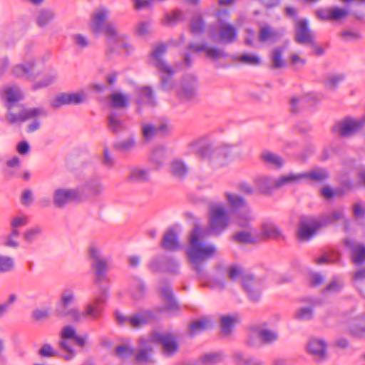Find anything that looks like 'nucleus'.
<instances>
[{"label":"nucleus","instance_id":"f257e3e1","mask_svg":"<svg viewBox=\"0 0 365 365\" xmlns=\"http://www.w3.org/2000/svg\"><path fill=\"white\" fill-rule=\"evenodd\" d=\"M91 269L93 273V283L98 287V291L92 302L86 304L83 311V319H97L101 317L103 305L108 298L109 288L102 285L103 282H108V272L109 270L108 260L104 257L98 248L91 247L89 249Z\"/></svg>","mask_w":365,"mask_h":365},{"label":"nucleus","instance_id":"f03ea898","mask_svg":"<svg viewBox=\"0 0 365 365\" xmlns=\"http://www.w3.org/2000/svg\"><path fill=\"white\" fill-rule=\"evenodd\" d=\"M201 230L195 226L190 233V247L187 251L192 269L200 279H207V274L205 270L204 261L211 258L217 250L213 245H205L200 240Z\"/></svg>","mask_w":365,"mask_h":365},{"label":"nucleus","instance_id":"7ed1b4c3","mask_svg":"<svg viewBox=\"0 0 365 365\" xmlns=\"http://www.w3.org/2000/svg\"><path fill=\"white\" fill-rule=\"evenodd\" d=\"M344 218V214L342 210L333 211L329 214H322L318 217L312 215H302L299 220L298 239L300 241H309L320 228Z\"/></svg>","mask_w":365,"mask_h":365},{"label":"nucleus","instance_id":"20e7f679","mask_svg":"<svg viewBox=\"0 0 365 365\" xmlns=\"http://www.w3.org/2000/svg\"><path fill=\"white\" fill-rule=\"evenodd\" d=\"M6 99L8 102L9 112L6 119L11 123L24 122L29 118L37 116H46L47 112L43 107L25 108L22 105L17 103L19 101L16 92L12 88H8L5 91Z\"/></svg>","mask_w":365,"mask_h":365},{"label":"nucleus","instance_id":"39448f33","mask_svg":"<svg viewBox=\"0 0 365 365\" xmlns=\"http://www.w3.org/2000/svg\"><path fill=\"white\" fill-rule=\"evenodd\" d=\"M167 52V46L164 43L157 45L150 56V64L160 73V88L166 92L172 91L175 86L173 76L175 71L164 60L163 56Z\"/></svg>","mask_w":365,"mask_h":365},{"label":"nucleus","instance_id":"423d86ee","mask_svg":"<svg viewBox=\"0 0 365 365\" xmlns=\"http://www.w3.org/2000/svg\"><path fill=\"white\" fill-rule=\"evenodd\" d=\"M230 216L227 210L220 204H212L208 212V230L210 233L220 235L230 225Z\"/></svg>","mask_w":365,"mask_h":365},{"label":"nucleus","instance_id":"0eeeda50","mask_svg":"<svg viewBox=\"0 0 365 365\" xmlns=\"http://www.w3.org/2000/svg\"><path fill=\"white\" fill-rule=\"evenodd\" d=\"M108 18V11L104 9H100L92 14V21L91 28L93 33L98 34L103 31L108 37V43H115L118 40V36L116 29L112 24L104 25Z\"/></svg>","mask_w":365,"mask_h":365},{"label":"nucleus","instance_id":"6e6552de","mask_svg":"<svg viewBox=\"0 0 365 365\" xmlns=\"http://www.w3.org/2000/svg\"><path fill=\"white\" fill-rule=\"evenodd\" d=\"M229 12L226 9H220L217 11L218 16V34L213 36L214 41L221 44H231L235 42L237 38V31L236 28L229 24H226L222 19V16H228Z\"/></svg>","mask_w":365,"mask_h":365},{"label":"nucleus","instance_id":"1a4fd4ad","mask_svg":"<svg viewBox=\"0 0 365 365\" xmlns=\"http://www.w3.org/2000/svg\"><path fill=\"white\" fill-rule=\"evenodd\" d=\"M159 291L160 297L164 302V306L156 308L158 312H173L180 310V305L175 298L172 285L168 279H160Z\"/></svg>","mask_w":365,"mask_h":365},{"label":"nucleus","instance_id":"9d476101","mask_svg":"<svg viewBox=\"0 0 365 365\" xmlns=\"http://www.w3.org/2000/svg\"><path fill=\"white\" fill-rule=\"evenodd\" d=\"M197 78L192 75L184 76L181 81L180 87L177 90L178 98L182 102H195L197 96Z\"/></svg>","mask_w":365,"mask_h":365},{"label":"nucleus","instance_id":"9b49d317","mask_svg":"<svg viewBox=\"0 0 365 365\" xmlns=\"http://www.w3.org/2000/svg\"><path fill=\"white\" fill-rule=\"evenodd\" d=\"M88 98L87 93L81 90L76 93L62 92L57 94L51 101V106L57 109L63 106L79 105L86 102Z\"/></svg>","mask_w":365,"mask_h":365},{"label":"nucleus","instance_id":"f8f14e48","mask_svg":"<svg viewBox=\"0 0 365 365\" xmlns=\"http://www.w3.org/2000/svg\"><path fill=\"white\" fill-rule=\"evenodd\" d=\"M148 267L152 272H168L177 274L179 270V264L172 257H154L149 262Z\"/></svg>","mask_w":365,"mask_h":365},{"label":"nucleus","instance_id":"ddd939ff","mask_svg":"<svg viewBox=\"0 0 365 365\" xmlns=\"http://www.w3.org/2000/svg\"><path fill=\"white\" fill-rule=\"evenodd\" d=\"M81 197L79 188H57L53 193V203L57 208H63L73 200Z\"/></svg>","mask_w":365,"mask_h":365},{"label":"nucleus","instance_id":"4468645a","mask_svg":"<svg viewBox=\"0 0 365 365\" xmlns=\"http://www.w3.org/2000/svg\"><path fill=\"white\" fill-rule=\"evenodd\" d=\"M242 287L250 301L253 302L259 301L262 289L259 279L252 274L245 275L242 277Z\"/></svg>","mask_w":365,"mask_h":365},{"label":"nucleus","instance_id":"2eb2a0df","mask_svg":"<svg viewBox=\"0 0 365 365\" xmlns=\"http://www.w3.org/2000/svg\"><path fill=\"white\" fill-rule=\"evenodd\" d=\"M12 73L16 77L34 81L41 73V71L36 68L34 61H31L16 65L12 68Z\"/></svg>","mask_w":365,"mask_h":365},{"label":"nucleus","instance_id":"dca6fc26","mask_svg":"<svg viewBox=\"0 0 365 365\" xmlns=\"http://www.w3.org/2000/svg\"><path fill=\"white\" fill-rule=\"evenodd\" d=\"M154 339L162 345L163 354L166 357H172L178 351L179 346L173 334L155 333Z\"/></svg>","mask_w":365,"mask_h":365},{"label":"nucleus","instance_id":"f3484780","mask_svg":"<svg viewBox=\"0 0 365 365\" xmlns=\"http://www.w3.org/2000/svg\"><path fill=\"white\" fill-rule=\"evenodd\" d=\"M190 150L202 159L216 158L215 146L212 143H205L203 140L192 143L190 144Z\"/></svg>","mask_w":365,"mask_h":365},{"label":"nucleus","instance_id":"a211bd4d","mask_svg":"<svg viewBox=\"0 0 365 365\" xmlns=\"http://www.w3.org/2000/svg\"><path fill=\"white\" fill-rule=\"evenodd\" d=\"M313 36L307 19L298 20L295 23V41L300 44L312 43Z\"/></svg>","mask_w":365,"mask_h":365},{"label":"nucleus","instance_id":"6ab92c4d","mask_svg":"<svg viewBox=\"0 0 365 365\" xmlns=\"http://www.w3.org/2000/svg\"><path fill=\"white\" fill-rule=\"evenodd\" d=\"M344 245L351 250V259L354 264H361L365 262V246L362 245H355L354 240L345 238Z\"/></svg>","mask_w":365,"mask_h":365},{"label":"nucleus","instance_id":"aec40b11","mask_svg":"<svg viewBox=\"0 0 365 365\" xmlns=\"http://www.w3.org/2000/svg\"><path fill=\"white\" fill-rule=\"evenodd\" d=\"M160 246L166 251H176L180 247V242L176 231L173 228H169L164 234Z\"/></svg>","mask_w":365,"mask_h":365},{"label":"nucleus","instance_id":"412c9836","mask_svg":"<svg viewBox=\"0 0 365 365\" xmlns=\"http://www.w3.org/2000/svg\"><path fill=\"white\" fill-rule=\"evenodd\" d=\"M365 125V118L360 120L345 119L339 125V133L341 136H349Z\"/></svg>","mask_w":365,"mask_h":365},{"label":"nucleus","instance_id":"4be33fe9","mask_svg":"<svg viewBox=\"0 0 365 365\" xmlns=\"http://www.w3.org/2000/svg\"><path fill=\"white\" fill-rule=\"evenodd\" d=\"M255 184L262 194L270 195L277 190V178L269 176H260L255 180Z\"/></svg>","mask_w":365,"mask_h":365},{"label":"nucleus","instance_id":"5701e85b","mask_svg":"<svg viewBox=\"0 0 365 365\" xmlns=\"http://www.w3.org/2000/svg\"><path fill=\"white\" fill-rule=\"evenodd\" d=\"M157 315L151 310H146L142 313H137L128 318V322L133 327H140L147 324L153 320L157 319Z\"/></svg>","mask_w":365,"mask_h":365},{"label":"nucleus","instance_id":"b1692460","mask_svg":"<svg viewBox=\"0 0 365 365\" xmlns=\"http://www.w3.org/2000/svg\"><path fill=\"white\" fill-rule=\"evenodd\" d=\"M260 158L267 166L275 169L282 168L284 163L281 156L269 150L262 152Z\"/></svg>","mask_w":365,"mask_h":365},{"label":"nucleus","instance_id":"393cba45","mask_svg":"<svg viewBox=\"0 0 365 365\" xmlns=\"http://www.w3.org/2000/svg\"><path fill=\"white\" fill-rule=\"evenodd\" d=\"M76 300L74 291L71 288H66L61 294L59 302L55 309V314L58 310H66Z\"/></svg>","mask_w":365,"mask_h":365},{"label":"nucleus","instance_id":"a878e982","mask_svg":"<svg viewBox=\"0 0 365 365\" xmlns=\"http://www.w3.org/2000/svg\"><path fill=\"white\" fill-rule=\"evenodd\" d=\"M108 128L113 133H118L126 129L125 122L116 112H111L107 116Z\"/></svg>","mask_w":365,"mask_h":365},{"label":"nucleus","instance_id":"bb28decb","mask_svg":"<svg viewBox=\"0 0 365 365\" xmlns=\"http://www.w3.org/2000/svg\"><path fill=\"white\" fill-rule=\"evenodd\" d=\"M307 349L310 354L319 359H324L326 356L327 344L322 339H311L308 344Z\"/></svg>","mask_w":365,"mask_h":365},{"label":"nucleus","instance_id":"cd10ccee","mask_svg":"<svg viewBox=\"0 0 365 365\" xmlns=\"http://www.w3.org/2000/svg\"><path fill=\"white\" fill-rule=\"evenodd\" d=\"M150 180L149 170L132 168L128 176V180L132 182H145Z\"/></svg>","mask_w":365,"mask_h":365},{"label":"nucleus","instance_id":"c85d7f7f","mask_svg":"<svg viewBox=\"0 0 365 365\" xmlns=\"http://www.w3.org/2000/svg\"><path fill=\"white\" fill-rule=\"evenodd\" d=\"M283 35V31L270 29L267 26L259 30V40L262 42L267 41H277Z\"/></svg>","mask_w":365,"mask_h":365},{"label":"nucleus","instance_id":"c756f323","mask_svg":"<svg viewBox=\"0 0 365 365\" xmlns=\"http://www.w3.org/2000/svg\"><path fill=\"white\" fill-rule=\"evenodd\" d=\"M304 175L302 173H289L287 175H282L277 178V188H280L287 185L297 184L304 180Z\"/></svg>","mask_w":365,"mask_h":365},{"label":"nucleus","instance_id":"7c9ffc66","mask_svg":"<svg viewBox=\"0 0 365 365\" xmlns=\"http://www.w3.org/2000/svg\"><path fill=\"white\" fill-rule=\"evenodd\" d=\"M232 358L237 365H262L261 361L247 355L242 351H237L233 353Z\"/></svg>","mask_w":365,"mask_h":365},{"label":"nucleus","instance_id":"2f4dec72","mask_svg":"<svg viewBox=\"0 0 365 365\" xmlns=\"http://www.w3.org/2000/svg\"><path fill=\"white\" fill-rule=\"evenodd\" d=\"M56 17L53 10L47 8L41 9L36 18V24L39 27H44L51 23Z\"/></svg>","mask_w":365,"mask_h":365},{"label":"nucleus","instance_id":"473e14b6","mask_svg":"<svg viewBox=\"0 0 365 365\" xmlns=\"http://www.w3.org/2000/svg\"><path fill=\"white\" fill-rule=\"evenodd\" d=\"M83 187L94 195H101L104 190V187L100 178L96 177L88 179Z\"/></svg>","mask_w":365,"mask_h":365},{"label":"nucleus","instance_id":"72a5a7b5","mask_svg":"<svg viewBox=\"0 0 365 365\" xmlns=\"http://www.w3.org/2000/svg\"><path fill=\"white\" fill-rule=\"evenodd\" d=\"M185 18L180 10L175 9L171 14L166 12L162 19V24L165 26H173L179 22L183 21Z\"/></svg>","mask_w":365,"mask_h":365},{"label":"nucleus","instance_id":"f704fd0d","mask_svg":"<svg viewBox=\"0 0 365 365\" xmlns=\"http://www.w3.org/2000/svg\"><path fill=\"white\" fill-rule=\"evenodd\" d=\"M172 174L178 178H185L188 173V168L181 160H175L170 164Z\"/></svg>","mask_w":365,"mask_h":365},{"label":"nucleus","instance_id":"c9c22d12","mask_svg":"<svg viewBox=\"0 0 365 365\" xmlns=\"http://www.w3.org/2000/svg\"><path fill=\"white\" fill-rule=\"evenodd\" d=\"M258 337L262 344H271L278 340L279 334L276 331L262 329L258 331Z\"/></svg>","mask_w":365,"mask_h":365},{"label":"nucleus","instance_id":"e433bc0d","mask_svg":"<svg viewBox=\"0 0 365 365\" xmlns=\"http://www.w3.org/2000/svg\"><path fill=\"white\" fill-rule=\"evenodd\" d=\"M110 106L116 108H126L129 105V98L121 93L115 92L110 96Z\"/></svg>","mask_w":365,"mask_h":365},{"label":"nucleus","instance_id":"4c0bfd02","mask_svg":"<svg viewBox=\"0 0 365 365\" xmlns=\"http://www.w3.org/2000/svg\"><path fill=\"white\" fill-rule=\"evenodd\" d=\"M145 282L138 277H135L132 282V295L133 297L139 300L142 299L145 293Z\"/></svg>","mask_w":365,"mask_h":365},{"label":"nucleus","instance_id":"58836bf2","mask_svg":"<svg viewBox=\"0 0 365 365\" xmlns=\"http://www.w3.org/2000/svg\"><path fill=\"white\" fill-rule=\"evenodd\" d=\"M57 78V72L54 69H51L38 82L35 83L32 86V89L36 91L42 88L48 86L55 82Z\"/></svg>","mask_w":365,"mask_h":365},{"label":"nucleus","instance_id":"ea45409f","mask_svg":"<svg viewBox=\"0 0 365 365\" xmlns=\"http://www.w3.org/2000/svg\"><path fill=\"white\" fill-rule=\"evenodd\" d=\"M210 321L207 319H200L191 322L189 325V334L193 336L196 334H200L208 327Z\"/></svg>","mask_w":365,"mask_h":365},{"label":"nucleus","instance_id":"a19ab883","mask_svg":"<svg viewBox=\"0 0 365 365\" xmlns=\"http://www.w3.org/2000/svg\"><path fill=\"white\" fill-rule=\"evenodd\" d=\"M56 317L60 318H64L70 317L73 322H79L83 319V312H80L77 308H67L66 310H58L57 314H55Z\"/></svg>","mask_w":365,"mask_h":365},{"label":"nucleus","instance_id":"79ce46f5","mask_svg":"<svg viewBox=\"0 0 365 365\" xmlns=\"http://www.w3.org/2000/svg\"><path fill=\"white\" fill-rule=\"evenodd\" d=\"M284 50L283 47H276L272 50L271 56L272 68L277 69L286 66V62L282 58Z\"/></svg>","mask_w":365,"mask_h":365},{"label":"nucleus","instance_id":"37998d69","mask_svg":"<svg viewBox=\"0 0 365 365\" xmlns=\"http://www.w3.org/2000/svg\"><path fill=\"white\" fill-rule=\"evenodd\" d=\"M135 147V140L133 136L128 138L118 141L113 144V148L121 153H128Z\"/></svg>","mask_w":365,"mask_h":365},{"label":"nucleus","instance_id":"c03bdc74","mask_svg":"<svg viewBox=\"0 0 365 365\" xmlns=\"http://www.w3.org/2000/svg\"><path fill=\"white\" fill-rule=\"evenodd\" d=\"M165 158V150L161 146L156 147L153 149L150 156V162L155 164L158 168L163 165Z\"/></svg>","mask_w":365,"mask_h":365},{"label":"nucleus","instance_id":"a18cd8bd","mask_svg":"<svg viewBox=\"0 0 365 365\" xmlns=\"http://www.w3.org/2000/svg\"><path fill=\"white\" fill-rule=\"evenodd\" d=\"M205 31V21L200 14L194 16L190 21V31L194 35L201 34Z\"/></svg>","mask_w":365,"mask_h":365},{"label":"nucleus","instance_id":"49530a36","mask_svg":"<svg viewBox=\"0 0 365 365\" xmlns=\"http://www.w3.org/2000/svg\"><path fill=\"white\" fill-rule=\"evenodd\" d=\"M262 232L263 236L269 238L277 240L283 237L282 231L277 226L272 224L264 225Z\"/></svg>","mask_w":365,"mask_h":365},{"label":"nucleus","instance_id":"de8ad7c7","mask_svg":"<svg viewBox=\"0 0 365 365\" xmlns=\"http://www.w3.org/2000/svg\"><path fill=\"white\" fill-rule=\"evenodd\" d=\"M236 318L230 316L221 317V331L225 335H229L235 327Z\"/></svg>","mask_w":365,"mask_h":365},{"label":"nucleus","instance_id":"09e8293b","mask_svg":"<svg viewBox=\"0 0 365 365\" xmlns=\"http://www.w3.org/2000/svg\"><path fill=\"white\" fill-rule=\"evenodd\" d=\"M345 79L343 73L337 75H329L324 81V86L331 91H335L338 85Z\"/></svg>","mask_w":365,"mask_h":365},{"label":"nucleus","instance_id":"8fccbe9b","mask_svg":"<svg viewBox=\"0 0 365 365\" xmlns=\"http://www.w3.org/2000/svg\"><path fill=\"white\" fill-rule=\"evenodd\" d=\"M233 241L238 243L253 244L256 242L255 238L247 231H240L232 236Z\"/></svg>","mask_w":365,"mask_h":365},{"label":"nucleus","instance_id":"3c124183","mask_svg":"<svg viewBox=\"0 0 365 365\" xmlns=\"http://www.w3.org/2000/svg\"><path fill=\"white\" fill-rule=\"evenodd\" d=\"M227 200L229 205L235 209L244 207L246 205L245 198L240 195L232 193H226Z\"/></svg>","mask_w":365,"mask_h":365},{"label":"nucleus","instance_id":"603ef678","mask_svg":"<svg viewBox=\"0 0 365 365\" xmlns=\"http://www.w3.org/2000/svg\"><path fill=\"white\" fill-rule=\"evenodd\" d=\"M221 361V354L216 352L205 354L200 357L202 365H216Z\"/></svg>","mask_w":365,"mask_h":365},{"label":"nucleus","instance_id":"864d4df0","mask_svg":"<svg viewBox=\"0 0 365 365\" xmlns=\"http://www.w3.org/2000/svg\"><path fill=\"white\" fill-rule=\"evenodd\" d=\"M15 263L11 257L0 255V273H6L14 269Z\"/></svg>","mask_w":365,"mask_h":365},{"label":"nucleus","instance_id":"5fc2aeb1","mask_svg":"<svg viewBox=\"0 0 365 365\" xmlns=\"http://www.w3.org/2000/svg\"><path fill=\"white\" fill-rule=\"evenodd\" d=\"M313 307H301L295 312V318L300 321L310 320L313 318Z\"/></svg>","mask_w":365,"mask_h":365},{"label":"nucleus","instance_id":"6e6d98bb","mask_svg":"<svg viewBox=\"0 0 365 365\" xmlns=\"http://www.w3.org/2000/svg\"><path fill=\"white\" fill-rule=\"evenodd\" d=\"M152 352V348L140 349L139 352L135 355L136 361L145 364L153 363V360L151 359Z\"/></svg>","mask_w":365,"mask_h":365},{"label":"nucleus","instance_id":"4d7b16f0","mask_svg":"<svg viewBox=\"0 0 365 365\" xmlns=\"http://www.w3.org/2000/svg\"><path fill=\"white\" fill-rule=\"evenodd\" d=\"M302 175H305L304 179L309 178L317 182H322L329 177L328 173L325 170H322L319 171L313 170L309 173H302Z\"/></svg>","mask_w":365,"mask_h":365},{"label":"nucleus","instance_id":"13d9d810","mask_svg":"<svg viewBox=\"0 0 365 365\" xmlns=\"http://www.w3.org/2000/svg\"><path fill=\"white\" fill-rule=\"evenodd\" d=\"M349 331L350 334L356 337L365 336V323L364 322H354L350 324Z\"/></svg>","mask_w":365,"mask_h":365},{"label":"nucleus","instance_id":"bf43d9fd","mask_svg":"<svg viewBox=\"0 0 365 365\" xmlns=\"http://www.w3.org/2000/svg\"><path fill=\"white\" fill-rule=\"evenodd\" d=\"M115 351L117 356L122 359H128L134 354V349L126 345L117 346Z\"/></svg>","mask_w":365,"mask_h":365},{"label":"nucleus","instance_id":"052dcab7","mask_svg":"<svg viewBox=\"0 0 365 365\" xmlns=\"http://www.w3.org/2000/svg\"><path fill=\"white\" fill-rule=\"evenodd\" d=\"M140 96L146 98L148 103L151 106L156 105V100L154 96L153 91L150 86H144L139 90Z\"/></svg>","mask_w":365,"mask_h":365},{"label":"nucleus","instance_id":"680f3d73","mask_svg":"<svg viewBox=\"0 0 365 365\" xmlns=\"http://www.w3.org/2000/svg\"><path fill=\"white\" fill-rule=\"evenodd\" d=\"M42 232V227L36 226L25 232L23 235L24 239L28 243H31L34 241L36 237L40 235Z\"/></svg>","mask_w":365,"mask_h":365},{"label":"nucleus","instance_id":"e2e57ef3","mask_svg":"<svg viewBox=\"0 0 365 365\" xmlns=\"http://www.w3.org/2000/svg\"><path fill=\"white\" fill-rule=\"evenodd\" d=\"M206 56L208 58L217 60L220 58H226L227 57V53L225 52L223 49H220L216 47H207Z\"/></svg>","mask_w":365,"mask_h":365},{"label":"nucleus","instance_id":"0e129e2a","mask_svg":"<svg viewBox=\"0 0 365 365\" xmlns=\"http://www.w3.org/2000/svg\"><path fill=\"white\" fill-rule=\"evenodd\" d=\"M238 60L242 63L251 66H257L261 63V59L259 57L256 55H251L247 53L241 55Z\"/></svg>","mask_w":365,"mask_h":365},{"label":"nucleus","instance_id":"69168bd1","mask_svg":"<svg viewBox=\"0 0 365 365\" xmlns=\"http://www.w3.org/2000/svg\"><path fill=\"white\" fill-rule=\"evenodd\" d=\"M349 14V11L346 9L333 7L331 8L330 21H339L345 18Z\"/></svg>","mask_w":365,"mask_h":365},{"label":"nucleus","instance_id":"338daca9","mask_svg":"<svg viewBox=\"0 0 365 365\" xmlns=\"http://www.w3.org/2000/svg\"><path fill=\"white\" fill-rule=\"evenodd\" d=\"M352 212L355 218L365 219V205L361 201L354 203L352 206Z\"/></svg>","mask_w":365,"mask_h":365},{"label":"nucleus","instance_id":"774afa93","mask_svg":"<svg viewBox=\"0 0 365 365\" xmlns=\"http://www.w3.org/2000/svg\"><path fill=\"white\" fill-rule=\"evenodd\" d=\"M102 164L108 169L113 168L115 166V159L110 153L108 148H105L103 150Z\"/></svg>","mask_w":365,"mask_h":365}]
</instances>
